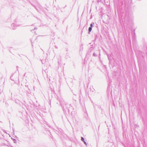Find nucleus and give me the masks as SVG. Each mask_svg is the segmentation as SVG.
Masks as SVG:
<instances>
[{
	"label": "nucleus",
	"mask_w": 147,
	"mask_h": 147,
	"mask_svg": "<svg viewBox=\"0 0 147 147\" xmlns=\"http://www.w3.org/2000/svg\"><path fill=\"white\" fill-rule=\"evenodd\" d=\"M81 140H82L83 141H84V139L83 138V137H82L81 138Z\"/></svg>",
	"instance_id": "2"
},
{
	"label": "nucleus",
	"mask_w": 147,
	"mask_h": 147,
	"mask_svg": "<svg viewBox=\"0 0 147 147\" xmlns=\"http://www.w3.org/2000/svg\"><path fill=\"white\" fill-rule=\"evenodd\" d=\"M92 30V28L91 27H90L88 29V30H89V32H90Z\"/></svg>",
	"instance_id": "1"
},
{
	"label": "nucleus",
	"mask_w": 147,
	"mask_h": 147,
	"mask_svg": "<svg viewBox=\"0 0 147 147\" xmlns=\"http://www.w3.org/2000/svg\"><path fill=\"white\" fill-rule=\"evenodd\" d=\"M90 27H91L92 28V24H90Z\"/></svg>",
	"instance_id": "3"
}]
</instances>
